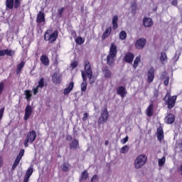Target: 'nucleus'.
I'll list each match as a JSON object with an SVG mask.
<instances>
[{"label": "nucleus", "instance_id": "f257e3e1", "mask_svg": "<svg viewBox=\"0 0 182 182\" xmlns=\"http://www.w3.org/2000/svg\"><path fill=\"white\" fill-rule=\"evenodd\" d=\"M85 70L81 71V75L82 77V82L81 83V92H86L87 89V77L92 79L93 77V71L92 70V65L89 60H85L84 63Z\"/></svg>", "mask_w": 182, "mask_h": 182}, {"label": "nucleus", "instance_id": "f03ea898", "mask_svg": "<svg viewBox=\"0 0 182 182\" xmlns=\"http://www.w3.org/2000/svg\"><path fill=\"white\" fill-rule=\"evenodd\" d=\"M117 56V46L114 44H112L109 48V54L107 56V65L110 68L114 67V59Z\"/></svg>", "mask_w": 182, "mask_h": 182}, {"label": "nucleus", "instance_id": "7ed1b4c3", "mask_svg": "<svg viewBox=\"0 0 182 182\" xmlns=\"http://www.w3.org/2000/svg\"><path fill=\"white\" fill-rule=\"evenodd\" d=\"M147 163V156L144 154L139 155L134 161V167L136 170H139Z\"/></svg>", "mask_w": 182, "mask_h": 182}, {"label": "nucleus", "instance_id": "20e7f679", "mask_svg": "<svg viewBox=\"0 0 182 182\" xmlns=\"http://www.w3.org/2000/svg\"><path fill=\"white\" fill-rule=\"evenodd\" d=\"M165 100L166 105H168V108L173 109L176 106V101L177 100V96L171 95L169 92H166V96L164 99Z\"/></svg>", "mask_w": 182, "mask_h": 182}, {"label": "nucleus", "instance_id": "39448f33", "mask_svg": "<svg viewBox=\"0 0 182 182\" xmlns=\"http://www.w3.org/2000/svg\"><path fill=\"white\" fill-rule=\"evenodd\" d=\"M6 9H18L21 6V0H6Z\"/></svg>", "mask_w": 182, "mask_h": 182}, {"label": "nucleus", "instance_id": "423d86ee", "mask_svg": "<svg viewBox=\"0 0 182 182\" xmlns=\"http://www.w3.org/2000/svg\"><path fill=\"white\" fill-rule=\"evenodd\" d=\"M58 38V32L55 31L53 33H50V31H47L44 36L45 41H48L50 43L52 42H55L56 39Z\"/></svg>", "mask_w": 182, "mask_h": 182}, {"label": "nucleus", "instance_id": "0eeeda50", "mask_svg": "<svg viewBox=\"0 0 182 182\" xmlns=\"http://www.w3.org/2000/svg\"><path fill=\"white\" fill-rule=\"evenodd\" d=\"M35 140H36V132L35 130L30 131L27 134V138L24 141L25 147H28V144L33 143Z\"/></svg>", "mask_w": 182, "mask_h": 182}, {"label": "nucleus", "instance_id": "6e6552de", "mask_svg": "<svg viewBox=\"0 0 182 182\" xmlns=\"http://www.w3.org/2000/svg\"><path fill=\"white\" fill-rule=\"evenodd\" d=\"M108 119H109V112L107 111V109L105 108L102 109L100 117L98 119L97 123L98 124H105V123L107 122Z\"/></svg>", "mask_w": 182, "mask_h": 182}, {"label": "nucleus", "instance_id": "1a4fd4ad", "mask_svg": "<svg viewBox=\"0 0 182 182\" xmlns=\"http://www.w3.org/2000/svg\"><path fill=\"white\" fill-rule=\"evenodd\" d=\"M24 154H25V149H21L12 166V170H15V168L18 167V164H19L21 160L22 159V157H23Z\"/></svg>", "mask_w": 182, "mask_h": 182}, {"label": "nucleus", "instance_id": "9d476101", "mask_svg": "<svg viewBox=\"0 0 182 182\" xmlns=\"http://www.w3.org/2000/svg\"><path fill=\"white\" fill-rule=\"evenodd\" d=\"M146 43H147V41L144 38H141L138 39L135 43V48L137 49H143L146 46Z\"/></svg>", "mask_w": 182, "mask_h": 182}, {"label": "nucleus", "instance_id": "9b49d317", "mask_svg": "<svg viewBox=\"0 0 182 182\" xmlns=\"http://www.w3.org/2000/svg\"><path fill=\"white\" fill-rule=\"evenodd\" d=\"M153 19L150 17H144L143 18V25L145 28H150V26H153Z\"/></svg>", "mask_w": 182, "mask_h": 182}, {"label": "nucleus", "instance_id": "f8f14e48", "mask_svg": "<svg viewBox=\"0 0 182 182\" xmlns=\"http://www.w3.org/2000/svg\"><path fill=\"white\" fill-rule=\"evenodd\" d=\"M175 120H176V117H174V114H168L165 117V119H164L165 123H166V124H173Z\"/></svg>", "mask_w": 182, "mask_h": 182}, {"label": "nucleus", "instance_id": "ddd939ff", "mask_svg": "<svg viewBox=\"0 0 182 182\" xmlns=\"http://www.w3.org/2000/svg\"><path fill=\"white\" fill-rule=\"evenodd\" d=\"M32 114V107L31 105H27L25 109V114H24V120H28L31 115Z\"/></svg>", "mask_w": 182, "mask_h": 182}, {"label": "nucleus", "instance_id": "4468645a", "mask_svg": "<svg viewBox=\"0 0 182 182\" xmlns=\"http://www.w3.org/2000/svg\"><path fill=\"white\" fill-rule=\"evenodd\" d=\"M133 59H134V55L132 53H127L124 56V60L127 63H133Z\"/></svg>", "mask_w": 182, "mask_h": 182}, {"label": "nucleus", "instance_id": "2eb2a0df", "mask_svg": "<svg viewBox=\"0 0 182 182\" xmlns=\"http://www.w3.org/2000/svg\"><path fill=\"white\" fill-rule=\"evenodd\" d=\"M126 93H127L126 88L123 86H120L117 89V94L121 96V97H124Z\"/></svg>", "mask_w": 182, "mask_h": 182}, {"label": "nucleus", "instance_id": "dca6fc26", "mask_svg": "<svg viewBox=\"0 0 182 182\" xmlns=\"http://www.w3.org/2000/svg\"><path fill=\"white\" fill-rule=\"evenodd\" d=\"M36 22L37 23H42V22H45V13L39 11L37 14Z\"/></svg>", "mask_w": 182, "mask_h": 182}, {"label": "nucleus", "instance_id": "f3484780", "mask_svg": "<svg viewBox=\"0 0 182 182\" xmlns=\"http://www.w3.org/2000/svg\"><path fill=\"white\" fill-rule=\"evenodd\" d=\"M158 140L161 141L164 139V132L163 131V127H160L157 129L156 131Z\"/></svg>", "mask_w": 182, "mask_h": 182}, {"label": "nucleus", "instance_id": "a211bd4d", "mask_svg": "<svg viewBox=\"0 0 182 182\" xmlns=\"http://www.w3.org/2000/svg\"><path fill=\"white\" fill-rule=\"evenodd\" d=\"M147 77H148V83H151V82L154 80V70H153V68L150 69L148 71Z\"/></svg>", "mask_w": 182, "mask_h": 182}, {"label": "nucleus", "instance_id": "6ab92c4d", "mask_svg": "<svg viewBox=\"0 0 182 182\" xmlns=\"http://www.w3.org/2000/svg\"><path fill=\"white\" fill-rule=\"evenodd\" d=\"M154 105L153 104H150L149 106L146 109V114L148 116V117H151L154 114Z\"/></svg>", "mask_w": 182, "mask_h": 182}, {"label": "nucleus", "instance_id": "aec40b11", "mask_svg": "<svg viewBox=\"0 0 182 182\" xmlns=\"http://www.w3.org/2000/svg\"><path fill=\"white\" fill-rule=\"evenodd\" d=\"M70 150H76V149H79V140L74 139L70 144Z\"/></svg>", "mask_w": 182, "mask_h": 182}, {"label": "nucleus", "instance_id": "412c9836", "mask_svg": "<svg viewBox=\"0 0 182 182\" xmlns=\"http://www.w3.org/2000/svg\"><path fill=\"white\" fill-rule=\"evenodd\" d=\"M110 33H112V27H108L102 36V41H105L106 38H109V36H110Z\"/></svg>", "mask_w": 182, "mask_h": 182}, {"label": "nucleus", "instance_id": "4be33fe9", "mask_svg": "<svg viewBox=\"0 0 182 182\" xmlns=\"http://www.w3.org/2000/svg\"><path fill=\"white\" fill-rule=\"evenodd\" d=\"M131 14L136 15V11H137V3L136 1H132L130 6Z\"/></svg>", "mask_w": 182, "mask_h": 182}, {"label": "nucleus", "instance_id": "5701e85b", "mask_svg": "<svg viewBox=\"0 0 182 182\" xmlns=\"http://www.w3.org/2000/svg\"><path fill=\"white\" fill-rule=\"evenodd\" d=\"M75 83L73 82H70L68 87L64 90V95H69L70 92L73 90Z\"/></svg>", "mask_w": 182, "mask_h": 182}, {"label": "nucleus", "instance_id": "b1692460", "mask_svg": "<svg viewBox=\"0 0 182 182\" xmlns=\"http://www.w3.org/2000/svg\"><path fill=\"white\" fill-rule=\"evenodd\" d=\"M41 62L45 66H48V65H49V58H48V56H46L45 55H43L41 57Z\"/></svg>", "mask_w": 182, "mask_h": 182}, {"label": "nucleus", "instance_id": "393cba45", "mask_svg": "<svg viewBox=\"0 0 182 182\" xmlns=\"http://www.w3.org/2000/svg\"><path fill=\"white\" fill-rule=\"evenodd\" d=\"M117 21H119V17L117 16H114L112 18V29H114V31H116L119 26L117 25Z\"/></svg>", "mask_w": 182, "mask_h": 182}, {"label": "nucleus", "instance_id": "a878e982", "mask_svg": "<svg viewBox=\"0 0 182 182\" xmlns=\"http://www.w3.org/2000/svg\"><path fill=\"white\" fill-rule=\"evenodd\" d=\"M160 60L162 65H166V63H167V54H166V53H161Z\"/></svg>", "mask_w": 182, "mask_h": 182}, {"label": "nucleus", "instance_id": "bb28decb", "mask_svg": "<svg viewBox=\"0 0 182 182\" xmlns=\"http://www.w3.org/2000/svg\"><path fill=\"white\" fill-rule=\"evenodd\" d=\"M53 83H60V75L58 73H54L53 75Z\"/></svg>", "mask_w": 182, "mask_h": 182}, {"label": "nucleus", "instance_id": "cd10ccee", "mask_svg": "<svg viewBox=\"0 0 182 182\" xmlns=\"http://www.w3.org/2000/svg\"><path fill=\"white\" fill-rule=\"evenodd\" d=\"M103 72L105 77L109 78L112 77V72L109 70L108 67L104 68Z\"/></svg>", "mask_w": 182, "mask_h": 182}, {"label": "nucleus", "instance_id": "c85d7f7f", "mask_svg": "<svg viewBox=\"0 0 182 182\" xmlns=\"http://www.w3.org/2000/svg\"><path fill=\"white\" fill-rule=\"evenodd\" d=\"M25 66V62L22 61L18 65H17V70H16V73L17 75L21 73V71L22 69H23V67Z\"/></svg>", "mask_w": 182, "mask_h": 182}, {"label": "nucleus", "instance_id": "c756f323", "mask_svg": "<svg viewBox=\"0 0 182 182\" xmlns=\"http://www.w3.org/2000/svg\"><path fill=\"white\" fill-rule=\"evenodd\" d=\"M45 79L43 77H41L39 80H38V84L37 85L38 87H39L40 89H43V87H45Z\"/></svg>", "mask_w": 182, "mask_h": 182}, {"label": "nucleus", "instance_id": "7c9ffc66", "mask_svg": "<svg viewBox=\"0 0 182 182\" xmlns=\"http://www.w3.org/2000/svg\"><path fill=\"white\" fill-rule=\"evenodd\" d=\"M24 95L26 96V100H31V97H32V92L29 90H26L24 91Z\"/></svg>", "mask_w": 182, "mask_h": 182}, {"label": "nucleus", "instance_id": "2f4dec72", "mask_svg": "<svg viewBox=\"0 0 182 182\" xmlns=\"http://www.w3.org/2000/svg\"><path fill=\"white\" fill-rule=\"evenodd\" d=\"M4 55L7 56H14L15 55V51L9 49L4 50Z\"/></svg>", "mask_w": 182, "mask_h": 182}, {"label": "nucleus", "instance_id": "473e14b6", "mask_svg": "<svg viewBox=\"0 0 182 182\" xmlns=\"http://www.w3.org/2000/svg\"><path fill=\"white\" fill-rule=\"evenodd\" d=\"M166 164V156H163L161 159H159L158 161V164L159 167H163Z\"/></svg>", "mask_w": 182, "mask_h": 182}, {"label": "nucleus", "instance_id": "72a5a7b5", "mask_svg": "<svg viewBox=\"0 0 182 182\" xmlns=\"http://www.w3.org/2000/svg\"><path fill=\"white\" fill-rule=\"evenodd\" d=\"M126 38H127V33H126V31H121L119 33V39H121V41H124Z\"/></svg>", "mask_w": 182, "mask_h": 182}, {"label": "nucleus", "instance_id": "f704fd0d", "mask_svg": "<svg viewBox=\"0 0 182 182\" xmlns=\"http://www.w3.org/2000/svg\"><path fill=\"white\" fill-rule=\"evenodd\" d=\"M139 62H140V56H138L135 58L134 61V65H133L134 69H137V66H139Z\"/></svg>", "mask_w": 182, "mask_h": 182}, {"label": "nucleus", "instance_id": "c9c22d12", "mask_svg": "<svg viewBox=\"0 0 182 182\" xmlns=\"http://www.w3.org/2000/svg\"><path fill=\"white\" fill-rule=\"evenodd\" d=\"M129 146L125 145L121 149L120 153H122V154H125V153H127V151H129Z\"/></svg>", "mask_w": 182, "mask_h": 182}, {"label": "nucleus", "instance_id": "e433bc0d", "mask_svg": "<svg viewBox=\"0 0 182 182\" xmlns=\"http://www.w3.org/2000/svg\"><path fill=\"white\" fill-rule=\"evenodd\" d=\"M5 90V84L1 82H0V96L4 93V90Z\"/></svg>", "mask_w": 182, "mask_h": 182}, {"label": "nucleus", "instance_id": "4c0bfd02", "mask_svg": "<svg viewBox=\"0 0 182 182\" xmlns=\"http://www.w3.org/2000/svg\"><path fill=\"white\" fill-rule=\"evenodd\" d=\"M33 173V168H29L26 173V176H28V177H31Z\"/></svg>", "mask_w": 182, "mask_h": 182}, {"label": "nucleus", "instance_id": "58836bf2", "mask_svg": "<svg viewBox=\"0 0 182 182\" xmlns=\"http://www.w3.org/2000/svg\"><path fill=\"white\" fill-rule=\"evenodd\" d=\"M76 43H77L78 45H82V43H83L85 42V41H83V38L82 37H78L76 40H75Z\"/></svg>", "mask_w": 182, "mask_h": 182}, {"label": "nucleus", "instance_id": "ea45409f", "mask_svg": "<svg viewBox=\"0 0 182 182\" xmlns=\"http://www.w3.org/2000/svg\"><path fill=\"white\" fill-rule=\"evenodd\" d=\"M63 171H68L69 170V165L66 163H64L62 166Z\"/></svg>", "mask_w": 182, "mask_h": 182}, {"label": "nucleus", "instance_id": "a19ab883", "mask_svg": "<svg viewBox=\"0 0 182 182\" xmlns=\"http://www.w3.org/2000/svg\"><path fill=\"white\" fill-rule=\"evenodd\" d=\"M63 11H65V9L63 7L58 10V16L60 18H62V14H63Z\"/></svg>", "mask_w": 182, "mask_h": 182}, {"label": "nucleus", "instance_id": "79ce46f5", "mask_svg": "<svg viewBox=\"0 0 182 182\" xmlns=\"http://www.w3.org/2000/svg\"><path fill=\"white\" fill-rule=\"evenodd\" d=\"M87 177H88L87 171H83L82 173V178H83L84 180H86Z\"/></svg>", "mask_w": 182, "mask_h": 182}, {"label": "nucleus", "instance_id": "37998d69", "mask_svg": "<svg viewBox=\"0 0 182 182\" xmlns=\"http://www.w3.org/2000/svg\"><path fill=\"white\" fill-rule=\"evenodd\" d=\"M39 87H36L33 88V95H38V93H39Z\"/></svg>", "mask_w": 182, "mask_h": 182}, {"label": "nucleus", "instance_id": "c03bdc74", "mask_svg": "<svg viewBox=\"0 0 182 182\" xmlns=\"http://www.w3.org/2000/svg\"><path fill=\"white\" fill-rule=\"evenodd\" d=\"M4 112H5V108L2 107L0 109V120L4 117Z\"/></svg>", "mask_w": 182, "mask_h": 182}, {"label": "nucleus", "instance_id": "a18cd8bd", "mask_svg": "<svg viewBox=\"0 0 182 182\" xmlns=\"http://www.w3.org/2000/svg\"><path fill=\"white\" fill-rule=\"evenodd\" d=\"M127 141H129V136H126L125 138H124V139H122V140H121V143L122 144H126V142Z\"/></svg>", "mask_w": 182, "mask_h": 182}, {"label": "nucleus", "instance_id": "49530a36", "mask_svg": "<svg viewBox=\"0 0 182 182\" xmlns=\"http://www.w3.org/2000/svg\"><path fill=\"white\" fill-rule=\"evenodd\" d=\"M88 116H89V114H87V113L85 112V113L83 114L82 121H83V122H86V121L87 120Z\"/></svg>", "mask_w": 182, "mask_h": 182}, {"label": "nucleus", "instance_id": "de8ad7c7", "mask_svg": "<svg viewBox=\"0 0 182 182\" xmlns=\"http://www.w3.org/2000/svg\"><path fill=\"white\" fill-rule=\"evenodd\" d=\"M170 80V78L168 77H166L164 80V85L165 86H168V82Z\"/></svg>", "mask_w": 182, "mask_h": 182}, {"label": "nucleus", "instance_id": "09e8293b", "mask_svg": "<svg viewBox=\"0 0 182 182\" xmlns=\"http://www.w3.org/2000/svg\"><path fill=\"white\" fill-rule=\"evenodd\" d=\"M77 66V62L75 61L71 63V68H73V69H75V68H76Z\"/></svg>", "mask_w": 182, "mask_h": 182}, {"label": "nucleus", "instance_id": "8fccbe9b", "mask_svg": "<svg viewBox=\"0 0 182 182\" xmlns=\"http://www.w3.org/2000/svg\"><path fill=\"white\" fill-rule=\"evenodd\" d=\"M29 178H31V176H28V175H25L23 182H29Z\"/></svg>", "mask_w": 182, "mask_h": 182}, {"label": "nucleus", "instance_id": "3c124183", "mask_svg": "<svg viewBox=\"0 0 182 182\" xmlns=\"http://www.w3.org/2000/svg\"><path fill=\"white\" fill-rule=\"evenodd\" d=\"M178 58L179 56L177 55V52L175 54V56L173 58V60H174L175 62H177V60H178Z\"/></svg>", "mask_w": 182, "mask_h": 182}, {"label": "nucleus", "instance_id": "603ef678", "mask_svg": "<svg viewBox=\"0 0 182 182\" xmlns=\"http://www.w3.org/2000/svg\"><path fill=\"white\" fill-rule=\"evenodd\" d=\"M96 180H97V175H94L92 176V178H91V181L95 182V181H96Z\"/></svg>", "mask_w": 182, "mask_h": 182}, {"label": "nucleus", "instance_id": "864d4df0", "mask_svg": "<svg viewBox=\"0 0 182 182\" xmlns=\"http://www.w3.org/2000/svg\"><path fill=\"white\" fill-rule=\"evenodd\" d=\"M4 164V158L2 156H0V168L2 167V165Z\"/></svg>", "mask_w": 182, "mask_h": 182}, {"label": "nucleus", "instance_id": "5fc2aeb1", "mask_svg": "<svg viewBox=\"0 0 182 182\" xmlns=\"http://www.w3.org/2000/svg\"><path fill=\"white\" fill-rule=\"evenodd\" d=\"M171 4H172V5H173V6H177L178 1L177 0H173Z\"/></svg>", "mask_w": 182, "mask_h": 182}, {"label": "nucleus", "instance_id": "6e6d98bb", "mask_svg": "<svg viewBox=\"0 0 182 182\" xmlns=\"http://www.w3.org/2000/svg\"><path fill=\"white\" fill-rule=\"evenodd\" d=\"M0 56H5V50H0Z\"/></svg>", "mask_w": 182, "mask_h": 182}, {"label": "nucleus", "instance_id": "4d7b16f0", "mask_svg": "<svg viewBox=\"0 0 182 182\" xmlns=\"http://www.w3.org/2000/svg\"><path fill=\"white\" fill-rule=\"evenodd\" d=\"M154 97H157V96H159V92L157 91H154Z\"/></svg>", "mask_w": 182, "mask_h": 182}, {"label": "nucleus", "instance_id": "13d9d810", "mask_svg": "<svg viewBox=\"0 0 182 182\" xmlns=\"http://www.w3.org/2000/svg\"><path fill=\"white\" fill-rule=\"evenodd\" d=\"M89 80H90V85H93V83H95V80H92V78L89 79Z\"/></svg>", "mask_w": 182, "mask_h": 182}, {"label": "nucleus", "instance_id": "bf43d9fd", "mask_svg": "<svg viewBox=\"0 0 182 182\" xmlns=\"http://www.w3.org/2000/svg\"><path fill=\"white\" fill-rule=\"evenodd\" d=\"M107 144H109V141H105V146H107Z\"/></svg>", "mask_w": 182, "mask_h": 182}]
</instances>
